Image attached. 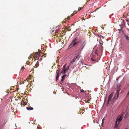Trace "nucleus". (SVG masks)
<instances>
[{
    "label": "nucleus",
    "mask_w": 129,
    "mask_h": 129,
    "mask_svg": "<svg viewBox=\"0 0 129 129\" xmlns=\"http://www.w3.org/2000/svg\"><path fill=\"white\" fill-rule=\"evenodd\" d=\"M77 40V37H76L71 42V44L69 46V48H70L72 47H74L77 45L79 43V41H78Z\"/></svg>",
    "instance_id": "f257e3e1"
},
{
    "label": "nucleus",
    "mask_w": 129,
    "mask_h": 129,
    "mask_svg": "<svg viewBox=\"0 0 129 129\" xmlns=\"http://www.w3.org/2000/svg\"><path fill=\"white\" fill-rule=\"evenodd\" d=\"M123 115L122 114L119 116L116 120L115 126H117L119 124V123L122 120L123 118Z\"/></svg>",
    "instance_id": "f03ea898"
},
{
    "label": "nucleus",
    "mask_w": 129,
    "mask_h": 129,
    "mask_svg": "<svg viewBox=\"0 0 129 129\" xmlns=\"http://www.w3.org/2000/svg\"><path fill=\"white\" fill-rule=\"evenodd\" d=\"M86 44V42L85 41L81 42L80 43V47L78 50V52H80L81 51L85 46Z\"/></svg>",
    "instance_id": "7ed1b4c3"
},
{
    "label": "nucleus",
    "mask_w": 129,
    "mask_h": 129,
    "mask_svg": "<svg viewBox=\"0 0 129 129\" xmlns=\"http://www.w3.org/2000/svg\"><path fill=\"white\" fill-rule=\"evenodd\" d=\"M113 93H111L110 95L108 97V102L107 103V105L109 104V102H110V101L111 100V99L112 98L113 96Z\"/></svg>",
    "instance_id": "20e7f679"
},
{
    "label": "nucleus",
    "mask_w": 129,
    "mask_h": 129,
    "mask_svg": "<svg viewBox=\"0 0 129 129\" xmlns=\"http://www.w3.org/2000/svg\"><path fill=\"white\" fill-rule=\"evenodd\" d=\"M78 56H75L74 58H73V59L72 61H71L70 63V65L71 64H72L73 63V62H74L76 60V59H77V60H78Z\"/></svg>",
    "instance_id": "39448f33"
},
{
    "label": "nucleus",
    "mask_w": 129,
    "mask_h": 129,
    "mask_svg": "<svg viewBox=\"0 0 129 129\" xmlns=\"http://www.w3.org/2000/svg\"><path fill=\"white\" fill-rule=\"evenodd\" d=\"M38 52H35V54L37 55V56H36L35 58L37 59H39V56H40V54L41 53V51L40 50H39Z\"/></svg>",
    "instance_id": "423d86ee"
},
{
    "label": "nucleus",
    "mask_w": 129,
    "mask_h": 129,
    "mask_svg": "<svg viewBox=\"0 0 129 129\" xmlns=\"http://www.w3.org/2000/svg\"><path fill=\"white\" fill-rule=\"evenodd\" d=\"M125 24V23L124 22H123L122 24H121V25H119L121 26V28L120 29H118V30L119 31H121L122 28L124 27Z\"/></svg>",
    "instance_id": "0eeeda50"
},
{
    "label": "nucleus",
    "mask_w": 129,
    "mask_h": 129,
    "mask_svg": "<svg viewBox=\"0 0 129 129\" xmlns=\"http://www.w3.org/2000/svg\"><path fill=\"white\" fill-rule=\"evenodd\" d=\"M66 65L65 64L63 67V74H64L66 71Z\"/></svg>",
    "instance_id": "6e6552de"
},
{
    "label": "nucleus",
    "mask_w": 129,
    "mask_h": 129,
    "mask_svg": "<svg viewBox=\"0 0 129 129\" xmlns=\"http://www.w3.org/2000/svg\"><path fill=\"white\" fill-rule=\"evenodd\" d=\"M3 119H4V122L5 124L7 121L8 119L7 118V117L5 116L3 118Z\"/></svg>",
    "instance_id": "1a4fd4ad"
},
{
    "label": "nucleus",
    "mask_w": 129,
    "mask_h": 129,
    "mask_svg": "<svg viewBox=\"0 0 129 129\" xmlns=\"http://www.w3.org/2000/svg\"><path fill=\"white\" fill-rule=\"evenodd\" d=\"M124 38L126 40H128V41H129V37H128L125 34H124Z\"/></svg>",
    "instance_id": "9d476101"
},
{
    "label": "nucleus",
    "mask_w": 129,
    "mask_h": 129,
    "mask_svg": "<svg viewBox=\"0 0 129 129\" xmlns=\"http://www.w3.org/2000/svg\"><path fill=\"white\" fill-rule=\"evenodd\" d=\"M67 76L66 74H65L64 75H63L61 77L62 79L61 80V81H63L64 80V79L65 78V77H66V76Z\"/></svg>",
    "instance_id": "9b49d317"
},
{
    "label": "nucleus",
    "mask_w": 129,
    "mask_h": 129,
    "mask_svg": "<svg viewBox=\"0 0 129 129\" xmlns=\"http://www.w3.org/2000/svg\"><path fill=\"white\" fill-rule=\"evenodd\" d=\"M30 108L29 107H27L26 109L28 110H32L33 109V108L32 107H31L30 106H29Z\"/></svg>",
    "instance_id": "f8f14e48"
},
{
    "label": "nucleus",
    "mask_w": 129,
    "mask_h": 129,
    "mask_svg": "<svg viewBox=\"0 0 129 129\" xmlns=\"http://www.w3.org/2000/svg\"><path fill=\"white\" fill-rule=\"evenodd\" d=\"M119 91L116 90V94H117V98L119 96Z\"/></svg>",
    "instance_id": "ddd939ff"
},
{
    "label": "nucleus",
    "mask_w": 129,
    "mask_h": 129,
    "mask_svg": "<svg viewBox=\"0 0 129 129\" xmlns=\"http://www.w3.org/2000/svg\"><path fill=\"white\" fill-rule=\"evenodd\" d=\"M39 62L37 61V63H36L35 65V67H36V68H37L39 66Z\"/></svg>",
    "instance_id": "4468645a"
},
{
    "label": "nucleus",
    "mask_w": 129,
    "mask_h": 129,
    "mask_svg": "<svg viewBox=\"0 0 129 129\" xmlns=\"http://www.w3.org/2000/svg\"><path fill=\"white\" fill-rule=\"evenodd\" d=\"M57 68H58V70H57L56 73L57 74H59V72L60 69H59V67H58Z\"/></svg>",
    "instance_id": "2eb2a0df"
},
{
    "label": "nucleus",
    "mask_w": 129,
    "mask_h": 129,
    "mask_svg": "<svg viewBox=\"0 0 129 129\" xmlns=\"http://www.w3.org/2000/svg\"><path fill=\"white\" fill-rule=\"evenodd\" d=\"M121 89V88H120V87L119 86L118 87L116 90L119 91Z\"/></svg>",
    "instance_id": "dca6fc26"
},
{
    "label": "nucleus",
    "mask_w": 129,
    "mask_h": 129,
    "mask_svg": "<svg viewBox=\"0 0 129 129\" xmlns=\"http://www.w3.org/2000/svg\"><path fill=\"white\" fill-rule=\"evenodd\" d=\"M99 43L101 45V46H102L103 45V42L102 41H101V42H100V41H99Z\"/></svg>",
    "instance_id": "f3484780"
},
{
    "label": "nucleus",
    "mask_w": 129,
    "mask_h": 129,
    "mask_svg": "<svg viewBox=\"0 0 129 129\" xmlns=\"http://www.w3.org/2000/svg\"><path fill=\"white\" fill-rule=\"evenodd\" d=\"M71 30V29L70 28V27H68V29H67V30L69 31H70Z\"/></svg>",
    "instance_id": "a211bd4d"
},
{
    "label": "nucleus",
    "mask_w": 129,
    "mask_h": 129,
    "mask_svg": "<svg viewBox=\"0 0 129 129\" xmlns=\"http://www.w3.org/2000/svg\"><path fill=\"white\" fill-rule=\"evenodd\" d=\"M79 62L80 63L82 64V65H83L84 63V62L82 60H81L80 61H79Z\"/></svg>",
    "instance_id": "6ab92c4d"
},
{
    "label": "nucleus",
    "mask_w": 129,
    "mask_h": 129,
    "mask_svg": "<svg viewBox=\"0 0 129 129\" xmlns=\"http://www.w3.org/2000/svg\"><path fill=\"white\" fill-rule=\"evenodd\" d=\"M61 74H59H59H57V75H56V78H58L59 77V75H60Z\"/></svg>",
    "instance_id": "aec40b11"
},
{
    "label": "nucleus",
    "mask_w": 129,
    "mask_h": 129,
    "mask_svg": "<svg viewBox=\"0 0 129 129\" xmlns=\"http://www.w3.org/2000/svg\"><path fill=\"white\" fill-rule=\"evenodd\" d=\"M26 104L27 103L26 102H25L24 101L23 102V105H26Z\"/></svg>",
    "instance_id": "412c9836"
},
{
    "label": "nucleus",
    "mask_w": 129,
    "mask_h": 129,
    "mask_svg": "<svg viewBox=\"0 0 129 129\" xmlns=\"http://www.w3.org/2000/svg\"><path fill=\"white\" fill-rule=\"evenodd\" d=\"M104 118H103V119H102V125H103V124L104 123Z\"/></svg>",
    "instance_id": "4be33fe9"
},
{
    "label": "nucleus",
    "mask_w": 129,
    "mask_h": 129,
    "mask_svg": "<svg viewBox=\"0 0 129 129\" xmlns=\"http://www.w3.org/2000/svg\"><path fill=\"white\" fill-rule=\"evenodd\" d=\"M27 62H28V61H27L26 62V64H28V65H30V64H30V62H28V63Z\"/></svg>",
    "instance_id": "5701e85b"
},
{
    "label": "nucleus",
    "mask_w": 129,
    "mask_h": 129,
    "mask_svg": "<svg viewBox=\"0 0 129 129\" xmlns=\"http://www.w3.org/2000/svg\"><path fill=\"white\" fill-rule=\"evenodd\" d=\"M82 9V8H78V11H79L81 10Z\"/></svg>",
    "instance_id": "b1692460"
},
{
    "label": "nucleus",
    "mask_w": 129,
    "mask_h": 129,
    "mask_svg": "<svg viewBox=\"0 0 129 129\" xmlns=\"http://www.w3.org/2000/svg\"><path fill=\"white\" fill-rule=\"evenodd\" d=\"M43 55L44 57H46V54H44Z\"/></svg>",
    "instance_id": "393cba45"
},
{
    "label": "nucleus",
    "mask_w": 129,
    "mask_h": 129,
    "mask_svg": "<svg viewBox=\"0 0 129 129\" xmlns=\"http://www.w3.org/2000/svg\"><path fill=\"white\" fill-rule=\"evenodd\" d=\"M75 14H76V13H73L71 15V16H73V15H74Z\"/></svg>",
    "instance_id": "a878e982"
},
{
    "label": "nucleus",
    "mask_w": 129,
    "mask_h": 129,
    "mask_svg": "<svg viewBox=\"0 0 129 129\" xmlns=\"http://www.w3.org/2000/svg\"><path fill=\"white\" fill-rule=\"evenodd\" d=\"M98 30L97 29H95V33H96V31H97Z\"/></svg>",
    "instance_id": "bb28decb"
},
{
    "label": "nucleus",
    "mask_w": 129,
    "mask_h": 129,
    "mask_svg": "<svg viewBox=\"0 0 129 129\" xmlns=\"http://www.w3.org/2000/svg\"><path fill=\"white\" fill-rule=\"evenodd\" d=\"M84 92V91L82 90H81V91H80V92Z\"/></svg>",
    "instance_id": "cd10ccee"
},
{
    "label": "nucleus",
    "mask_w": 129,
    "mask_h": 129,
    "mask_svg": "<svg viewBox=\"0 0 129 129\" xmlns=\"http://www.w3.org/2000/svg\"><path fill=\"white\" fill-rule=\"evenodd\" d=\"M126 22H129V20H126Z\"/></svg>",
    "instance_id": "c85d7f7f"
},
{
    "label": "nucleus",
    "mask_w": 129,
    "mask_h": 129,
    "mask_svg": "<svg viewBox=\"0 0 129 129\" xmlns=\"http://www.w3.org/2000/svg\"><path fill=\"white\" fill-rule=\"evenodd\" d=\"M58 78H56V81H57V80H58Z\"/></svg>",
    "instance_id": "c756f323"
},
{
    "label": "nucleus",
    "mask_w": 129,
    "mask_h": 129,
    "mask_svg": "<svg viewBox=\"0 0 129 129\" xmlns=\"http://www.w3.org/2000/svg\"><path fill=\"white\" fill-rule=\"evenodd\" d=\"M78 11H74V12H76V13H77V12H78Z\"/></svg>",
    "instance_id": "7c9ffc66"
},
{
    "label": "nucleus",
    "mask_w": 129,
    "mask_h": 129,
    "mask_svg": "<svg viewBox=\"0 0 129 129\" xmlns=\"http://www.w3.org/2000/svg\"><path fill=\"white\" fill-rule=\"evenodd\" d=\"M101 36L102 37V39H104V37L103 36Z\"/></svg>",
    "instance_id": "2f4dec72"
},
{
    "label": "nucleus",
    "mask_w": 129,
    "mask_h": 129,
    "mask_svg": "<svg viewBox=\"0 0 129 129\" xmlns=\"http://www.w3.org/2000/svg\"><path fill=\"white\" fill-rule=\"evenodd\" d=\"M82 20H84V19H85L84 18V17L82 18Z\"/></svg>",
    "instance_id": "473e14b6"
},
{
    "label": "nucleus",
    "mask_w": 129,
    "mask_h": 129,
    "mask_svg": "<svg viewBox=\"0 0 129 129\" xmlns=\"http://www.w3.org/2000/svg\"><path fill=\"white\" fill-rule=\"evenodd\" d=\"M90 0H87V2L85 4H86L87 2H88L89 1H90Z\"/></svg>",
    "instance_id": "72a5a7b5"
},
{
    "label": "nucleus",
    "mask_w": 129,
    "mask_h": 129,
    "mask_svg": "<svg viewBox=\"0 0 129 129\" xmlns=\"http://www.w3.org/2000/svg\"><path fill=\"white\" fill-rule=\"evenodd\" d=\"M63 71L61 72V73H62L63 74Z\"/></svg>",
    "instance_id": "f704fd0d"
},
{
    "label": "nucleus",
    "mask_w": 129,
    "mask_h": 129,
    "mask_svg": "<svg viewBox=\"0 0 129 129\" xmlns=\"http://www.w3.org/2000/svg\"><path fill=\"white\" fill-rule=\"evenodd\" d=\"M101 46V48H102L103 49V46L102 45Z\"/></svg>",
    "instance_id": "c9c22d12"
},
{
    "label": "nucleus",
    "mask_w": 129,
    "mask_h": 129,
    "mask_svg": "<svg viewBox=\"0 0 129 129\" xmlns=\"http://www.w3.org/2000/svg\"><path fill=\"white\" fill-rule=\"evenodd\" d=\"M58 61H59V60H56V62H58Z\"/></svg>",
    "instance_id": "e433bc0d"
},
{
    "label": "nucleus",
    "mask_w": 129,
    "mask_h": 129,
    "mask_svg": "<svg viewBox=\"0 0 129 129\" xmlns=\"http://www.w3.org/2000/svg\"><path fill=\"white\" fill-rule=\"evenodd\" d=\"M42 58H40V59H39V60H42Z\"/></svg>",
    "instance_id": "4c0bfd02"
},
{
    "label": "nucleus",
    "mask_w": 129,
    "mask_h": 129,
    "mask_svg": "<svg viewBox=\"0 0 129 129\" xmlns=\"http://www.w3.org/2000/svg\"><path fill=\"white\" fill-rule=\"evenodd\" d=\"M94 35H96L97 34L96 33H95H95H94Z\"/></svg>",
    "instance_id": "58836bf2"
},
{
    "label": "nucleus",
    "mask_w": 129,
    "mask_h": 129,
    "mask_svg": "<svg viewBox=\"0 0 129 129\" xmlns=\"http://www.w3.org/2000/svg\"><path fill=\"white\" fill-rule=\"evenodd\" d=\"M69 66H68V67L67 68V69H69Z\"/></svg>",
    "instance_id": "ea45409f"
},
{
    "label": "nucleus",
    "mask_w": 129,
    "mask_h": 129,
    "mask_svg": "<svg viewBox=\"0 0 129 129\" xmlns=\"http://www.w3.org/2000/svg\"><path fill=\"white\" fill-rule=\"evenodd\" d=\"M7 92H9L10 91L9 90H8L7 91Z\"/></svg>",
    "instance_id": "a19ab883"
},
{
    "label": "nucleus",
    "mask_w": 129,
    "mask_h": 129,
    "mask_svg": "<svg viewBox=\"0 0 129 129\" xmlns=\"http://www.w3.org/2000/svg\"><path fill=\"white\" fill-rule=\"evenodd\" d=\"M127 24L129 26V22H127Z\"/></svg>",
    "instance_id": "79ce46f5"
},
{
    "label": "nucleus",
    "mask_w": 129,
    "mask_h": 129,
    "mask_svg": "<svg viewBox=\"0 0 129 129\" xmlns=\"http://www.w3.org/2000/svg\"><path fill=\"white\" fill-rule=\"evenodd\" d=\"M31 57L29 56V57H28V58H29V59Z\"/></svg>",
    "instance_id": "37998d69"
},
{
    "label": "nucleus",
    "mask_w": 129,
    "mask_h": 129,
    "mask_svg": "<svg viewBox=\"0 0 129 129\" xmlns=\"http://www.w3.org/2000/svg\"><path fill=\"white\" fill-rule=\"evenodd\" d=\"M69 17H70V16H69V17H68L67 18L69 19Z\"/></svg>",
    "instance_id": "c03bdc74"
},
{
    "label": "nucleus",
    "mask_w": 129,
    "mask_h": 129,
    "mask_svg": "<svg viewBox=\"0 0 129 129\" xmlns=\"http://www.w3.org/2000/svg\"><path fill=\"white\" fill-rule=\"evenodd\" d=\"M102 29H104V27H102Z\"/></svg>",
    "instance_id": "a18cd8bd"
},
{
    "label": "nucleus",
    "mask_w": 129,
    "mask_h": 129,
    "mask_svg": "<svg viewBox=\"0 0 129 129\" xmlns=\"http://www.w3.org/2000/svg\"><path fill=\"white\" fill-rule=\"evenodd\" d=\"M93 122L94 123H95V122L93 120Z\"/></svg>",
    "instance_id": "49530a36"
},
{
    "label": "nucleus",
    "mask_w": 129,
    "mask_h": 129,
    "mask_svg": "<svg viewBox=\"0 0 129 129\" xmlns=\"http://www.w3.org/2000/svg\"><path fill=\"white\" fill-rule=\"evenodd\" d=\"M57 66H58V67L59 66V65H58Z\"/></svg>",
    "instance_id": "de8ad7c7"
},
{
    "label": "nucleus",
    "mask_w": 129,
    "mask_h": 129,
    "mask_svg": "<svg viewBox=\"0 0 129 129\" xmlns=\"http://www.w3.org/2000/svg\"><path fill=\"white\" fill-rule=\"evenodd\" d=\"M97 122V123H98V124H99V122Z\"/></svg>",
    "instance_id": "09e8293b"
},
{
    "label": "nucleus",
    "mask_w": 129,
    "mask_h": 129,
    "mask_svg": "<svg viewBox=\"0 0 129 129\" xmlns=\"http://www.w3.org/2000/svg\"><path fill=\"white\" fill-rule=\"evenodd\" d=\"M129 93V92H128L127 93V94H128Z\"/></svg>",
    "instance_id": "8fccbe9b"
},
{
    "label": "nucleus",
    "mask_w": 129,
    "mask_h": 129,
    "mask_svg": "<svg viewBox=\"0 0 129 129\" xmlns=\"http://www.w3.org/2000/svg\"><path fill=\"white\" fill-rule=\"evenodd\" d=\"M99 126L100 127V126H100V125H99Z\"/></svg>",
    "instance_id": "3c124183"
},
{
    "label": "nucleus",
    "mask_w": 129,
    "mask_h": 129,
    "mask_svg": "<svg viewBox=\"0 0 129 129\" xmlns=\"http://www.w3.org/2000/svg\"><path fill=\"white\" fill-rule=\"evenodd\" d=\"M22 68L23 69H24V68H23V67H22Z\"/></svg>",
    "instance_id": "603ef678"
},
{
    "label": "nucleus",
    "mask_w": 129,
    "mask_h": 129,
    "mask_svg": "<svg viewBox=\"0 0 129 129\" xmlns=\"http://www.w3.org/2000/svg\"><path fill=\"white\" fill-rule=\"evenodd\" d=\"M47 47V46H46V48Z\"/></svg>",
    "instance_id": "864d4df0"
},
{
    "label": "nucleus",
    "mask_w": 129,
    "mask_h": 129,
    "mask_svg": "<svg viewBox=\"0 0 129 129\" xmlns=\"http://www.w3.org/2000/svg\"><path fill=\"white\" fill-rule=\"evenodd\" d=\"M97 36L98 37H99V35H97Z\"/></svg>",
    "instance_id": "5fc2aeb1"
},
{
    "label": "nucleus",
    "mask_w": 129,
    "mask_h": 129,
    "mask_svg": "<svg viewBox=\"0 0 129 129\" xmlns=\"http://www.w3.org/2000/svg\"><path fill=\"white\" fill-rule=\"evenodd\" d=\"M126 116V115H125V117Z\"/></svg>",
    "instance_id": "6e6d98bb"
}]
</instances>
